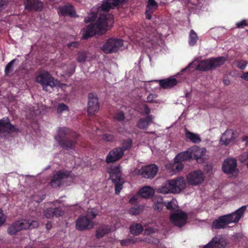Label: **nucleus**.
<instances>
[{
  "label": "nucleus",
  "instance_id": "obj_45",
  "mask_svg": "<svg viewBox=\"0 0 248 248\" xmlns=\"http://www.w3.org/2000/svg\"><path fill=\"white\" fill-rule=\"evenodd\" d=\"M15 60H13L6 65L5 69V73L6 75H8L13 71V65Z\"/></svg>",
  "mask_w": 248,
  "mask_h": 248
},
{
  "label": "nucleus",
  "instance_id": "obj_3",
  "mask_svg": "<svg viewBox=\"0 0 248 248\" xmlns=\"http://www.w3.org/2000/svg\"><path fill=\"white\" fill-rule=\"evenodd\" d=\"M142 33L143 36L139 40L141 44L147 47H154L161 41V35L153 28L147 27Z\"/></svg>",
  "mask_w": 248,
  "mask_h": 248
},
{
  "label": "nucleus",
  "instance_id": "obj_43",
  "mask_svg": "<svg viewBox=\"0 0 248 248\" xmlns=\"http://www.w3.org/2000/svg\"><path fill=\"white\" fill-rule=\"evenodd\" d=\"M64 213V211L61 207H56L54 208V217H59L62 216Z\"/></svg>",
  "mask_w": 248,
  "mask_h": 248
},
{
  "label": "nucleus",
  "instance_id": "obj_7",
  "mask_svg": "<svg viewBox=\"0 0 248 248\" xmlns=\"http://www.w3.org/2000/svg\"><path fill=\"white\" fill-rule=\"evenodd\" d=\"M124 45L122 39L118 38H110L102 46V50L105 53H111L117 52Z\"/></svg>",
  "mask_w": 248,
  "mask_h": 248
},
{
  "label": "nucleus",
  "instance_id": "obj_20",
  "mask_svg": "<svg viewBox=\"0 0 248 248\" xmlns=\"http://www.w3.org/2000/svg\"><path fill=\"white\" fill-rule=\"evenodd\" d=\"M25 9L29 11H41L43 8V3L39 0H24Z\"/></svg>",
  "mask_w": 248,
  "mask_h": 248
},
{
  "label": "nucleus",
  "instance_id": "obj_63",
  "mask_svg": "<svg viewBox=\"0 0 248 248\" xmlns=\"http://www.w3.org/2000/svg\"><path fill=\"white\" fill-rule=\"evenodd\" d=\"M25 248H32L31 246H28L26 247Z\"/></svg>",
  "mask_w": 248,
  "mask_h": 248
},
{
  "label": "nucleus",
  "instance_id": "obj_60",
  "mask_svg": "<svg viewBox=\"0 0 248 248\" xmlns=\"http://www.w3.org/2000/svg\"><path fill=\"white\" fill-rule=\"evenodd\" d=\"M243 155L246 156L248 158V153H247V152L244 153Z\"/></svg>",
  "mask_w": 248,
  "mask_h": 248
},
{
  "label": "nucleus",
  "instance_id": "obj_31",
  "mask_svg": "<svg viewBox=\"0 0 248 248\" xmlns=\"http://www.w3.org/2000/svg\"><path fill=\"white\" fill-rule=\"evenodd\" d=\"M143 230L142 226L139 223L132 225L130 227V232L134 235H139L142 232Z\"/></svg>",
  "mask_w": 248,
  "mask_h": 248
},
{
  "label": "nucleus",
  "instance_id": "obj_33",
  "mask_svg": "<svg viewBox=\"0 0 248 248\" xmlns=\"http://www.w3.org/2000/svg\"><path fill=\"white\" fill-rule=\"evenodd\" d=\"M111 180L115 184V190L116 194H119L121 189L123 187V184L124 183L123 179L121 178H119V180H118V179H115Z\"/></svg>",
  "mask_w": 248,
  "mask_h": 248
},
{
  "label": "nucleus",
  "instance_id": "obj_48",
  "mask_svg": "<svg viewBox=\"0 0 248 248\" xmlns=\"http://www.w3.org/2000/svg\"><path fill=\"white\" fill-rule=\"evenodd\" d=\"M164 206H166L167 209L169 210L173 211L175 210V207L173 205V202L172 201L169 202L167 203H164Z\"/></svg>",
  "mask_w": 248,
  "mask_h": 248
},
{
  "label": "nucleus",
  "instance_id": "obj_59",
  "mask_svg": "<svg viewBox=\"0 0 248 248\" xmlns=\"http://www.w3.org/2000/svg\"><path fill=\"white\" fill-rule=\"evenodd\" d=\"M46 228L47 230H49L51 228V224L47 223L46 225Z\"/></svg>",
  "mask_w": 248,
  "mask_h": 248
},
{
  "label": "nucleus",
  "instance_id": "obj_62",
  "mask_svg": "<svg viewBox=\"0 0 248 248\" xmlns=\"http://www.w3.org/2000/svg\"><path fill=\"white\" fill-rule=\"evenodd\" d=\"M224 82L226 84H229L230 82L228 80H224Z\"/></svg>",
  "mask_w": 248,
  "mask_h": 248
},
{
  "label": "nucleus",
  "instance_id": "obj_52",
  "mask_svg": "<svg viewBox=\"0 0 248 248\" xmlns=\"http://www.w3.org/2000/svg\"><path fill=\"white\" fill-rule=\"evenodd\" d=\"M5 221V217L3 213V211L0 209V226H1Z\"/></svg>",
  "mask_w": 248,
  "mask_h": 248
},
{
  "label": "nucleus",
  "instance_id": "obj_47",
  "mask_svg": "<svg viewBox=\"0 0 248 248\" xmlns=\"http://www.w3.org/2000/svg\"><path fill=\"white\" fill-rule=\"evenodd\" d=\"M157 95L154 93H151L148 95L147 97V101L148 102H154L155 101L156 98H157Z\"/></svg>",
  "mask_w": 248,
  "mask_h": 248
},
{
  "label": "nucleus",
  "instance_id": "obj_64",
  "mask_svg": "<svg viewBox=\"0 0 248 248\" xmlns=\"http://www.w3.org/2000/svg\"><path fill=\"white\" fill-rule=\"evenodd\" d=\"M247 168H248V163L247 164Z\"/></svg>",
  "mask_w": 248,
  "mask_h": 248
},
{
  "label": "nucleus",
  "instance_id": "obj_41",
  "mask_svg": "<svg viewBox=\"0 0 248 248\" xmlns=\"http://www.w3.org/2000/svg\"><path fill=\"white\" fill-rule=\"evenodd\" d=\"M137 241V238H133L127 239L122 240L121 241V244L122 246H127L131 244L135 243Z\"/></svg>",
  "mask_w": 248,
  "mask_h": 248
},
{
  "label": "nucleus",
  "instance_id": "obj_35",
  "mask_svg": "<svg viewBox=\"0 0 248 248\" xmlns=\"http://www.w3.org/2000/svg\"><path fill=\"white\" fill-rule=\"evenodd\" d=\"M198 39V36L197 33L193 30H191L189 34V44L191 46H194Z\"/></svg>",
  "mask_w": 248,
  "mask_h": 248
},
{
  "label": "nucleus",
  "instance_id": "obj_13",
  "mask_svg": "<svg viewBox=\"0 0 248 248\" xmlns=\"http://www.w3.org/2000/svg\"><path fill=\"white\" fill-rule=\"evenodd\" d=\"M99 109L98 99L95 94L90 93L88 95L87 111L89 115H93Z\"/></svg>",
  "mask_w": 248,
  "mask_h": 248
},
{
  "label": "nucleus",
  "instance_id": "obj_46",
  "mask_svg": "<svg viewBox=\"0 0 248 248\" xmlns=\"http://www.w3.org/2000/svg\"><path fill=\"white\" fill-rule=\"evenodd\" d=\"M124 118V112L122 111L117 112L114 116V119L119 121H123Z\"/></svg>",
  "mask_w": 248,
  "mask_h": 248
},
{
  "label": "nucleus",
  "instance_id": "obj_18",
  "mask_svg": "<svg viewBox=\"0 0 248 248\" xmlns=\"http://www.w3.org/2000/svg\"><path fill=\"white\" fill-rule=\"evenodd\" d=\"M227 244L226 240L221 235H217L205 245L203 248H224Z\"/></svg>",
  "mask_w": 248,
  "mask_h": 248
},
{
  "label": "nucleus",
  "instance_id": "obj_9",
  "mask_svg": "<svg viewBox=\"0 0 248 248\" xmlns=\"http://www.w3.org/2000/svg\"><path fill=\"white\" fill-rule=\"evenodd\" d=\"M204 174L201 170L192 171L186 176L187 184L192 186H198L201 184L204 180Z\"/></svg>",
  "mask_w": 248,
  "mask_h": 248
},
{
  "label": "nucleus",
  "instance_id": "obj_32",
  "mask_svg": "<svg viewBox=\"0 0 248 248\" xmlns=\"http://www.w3.org/2000/svg\"><path fill=\"white\" fill-rule=\"evenodd\" d=\"M59 144L63 149L68 150L72 149L76 140H58Z\"/></svg>",
  "mask_w": 248,
  "mask_h": 248
},
{
  "label": "nucleus",
  "instance_id": "obj_51",
  "mask_svg": "<svg viewBox=\"0 0 248 248\" xmlns=\"http://www.w3.org/2000/svg\"><path fill=\"white\" fill-rule=\"evenodd\" d=\"M150 112V108L146 105L143 106V110L141 111V113L143 115H148Z\"/></svg>",
  "mask_w": 248,
  "mask_h": 248
},
{
  "label": "nucleus",
  "instance_id": "obj_39",
  "mask_svg": "<svg viewBox=\"0 0 248 248\" xmlns=\"http://www.w3.org/2000/svg\"><path fill=\"white\" fill-rule=\"evenodd\" d=\"M44 216L48 218H50L54 217V208H48L44 211Z\"/></svg>",
  "mask_w": 248,
  "mask_h": 248
},
{
  "label": "nucleus",
  "instance_id": "obj_53",
  "mask_svg": "<svg viewBox=\"0 0 248 248\" xmlns=\"http://www.w3.org/2000/svg\"><path fill=\"white\" fill-rule=\"evenodd\" d=\"M113 138V136L109 133H106L103 135V140H109Z\"/></svg>",
  "mask_w": 248,
  "mask_h": 248
},
{
  "label": "nucleus",
  "instance_id": "obj_37",
  "mask_svg": "<svg viewBox=\"0 0 248 248\" xmlns=\"http://www.w3.org/2000/svg\"><path fill=\"white\" fill-rule=\"evenodd\" d=\"M233 132L231 129L227 130L222 135L220 140H234Z\"/></svg>",
  "mask_w": 248,
  "mask_h": 248
},
{
  "label": "nucleus",
  "instance_id": "obj_1",
  "mask_svg": "<svg viewBox=\"0 0 248 248\" xmlns=\"http://www.w3.org/2000/svg\"><path fill=\"white\" fill-rule=\"evenodd\" d=\"M227 58L225 57H219L217 58H211L199 62L194 61L185 68L177 74V75L182 74V73L188 70L189 67H192L196 70L202 71H206L211 70L214 68L218 67L223 65L227 61Z\"/></svg>",
  "mask_w": 248,
  "mask_h": 248
},
{
  "label": "nucleus",
  "instance_id": "obj_49",
  "mask_svg": "<svg viewBox=\"0 0 248 248\" xmlns=\"http://www.w3.org/2000/svg\"><path fill=\"white\" fill-rule=\"evenodd\" d=\"M247 25V21L246 20H242L240 22L236 23V26L238 28H243Z\"/></svg>",
  "mask_w": 248,
  "mask_h": 248
},
{
  "label": "nucleus",
  "instance_id": "obj_42",
  "mask_svg": "<svg viewBox=\"0 0 248 248\" xmlns=\"http://www.w3.org/2000/svg\"><path fill=\"white\" fill-rule=\"evenodd\" d=\"M164 206V202L162 201L158 202L156 203H155L153 205V207L154 209L158 211H161L163 209Z\"/></svg>",
  "mask_w": 248,
  "mask_h": 248
},
{
  "label": "nucleus",
  "instance_id": "obj_23",
  "mask_svg": "<svg viewBox=\"0 0 248 248\" xmlns=\"http://www.w3.org/2000/svg\"><path fill=\"white\" fill-rule=\"evenodd\" d=\"M178 80L174 77L159 80L160 85L164 89L170 88L176 85Z\"/></svg>",
  "mask_w": 248,
  "mask_h": 248
},
{
  "label": "nucleus",
  "instance_id": "obj_38",
  "mask_svg": "<svg viewBox=\"0 0 248 248\" xmlns=\"http://www.w3.org/2000/svg\"><path fill=\"white\" fill-rule=\"evenodd\" d=\"M186 136L189 140H201V137L198 134L190 132L187 129H186Z\"/></svg>",
  "mask_w": 248,
  "mask_h": 248
},
{
  "label": "nucleus",
  "instance_id": "obj_2",
  "mask_svg": "<svg viewBox=\"0 0 248 248\" xmlns=\"http://www.w3.org/2000/svg\"><path fill=\"white\" fill-rule=\"evenodd\" d=\"M246 209L247 206L244 205L234 212L219 217L217 219L213 221L212 224V229H223L230 223L238 222Z\"/></svg>",
  "mask_w": 248,
  "mask_h": 248
},
{
  "label": "nucleus",
  "instance_id": "obj_61",
  "mask_svg": "<svg viewBox=\"0 0 248 248\" xmlns=\"http://www.w3.org/2000/svg\"><path fill=\"white\" fill-rule=\"evenodd\" d=\"M193 141V143H198L200 141H201V140H192Z\"/></svg>",
  "mask_w": 248,
  "mask_h": 248
},
{
  "label": "nucleus",
  "instance_id": "obj_19",
  "mask_svg": "<svg viewBox=\"0 0 248 248\" xmlns=\"http://www.w3.org/2000/svg\"><path fill=\"white\" fill-rule=\"evenodd\" d=\"M158 171V167L155 164L143 167L141 170V175L145 178H154Z\"/></svg>",
  "mask_w": 248,
  "mask_h": 248
},
{
  "label": "nucleus",
  "instance_id": "obj_12",
  "mask_svg": "<svg viewBox=\"0 0 248 248\" xmlns=\"http://www.w3.org/2000/svg\"><path fill=\"white\" fill-rule=\"evenodd\" d=\"M70 173V171H60L55 174L49 183L50 186L53 188L60 187L62 184L63 180L69 177Z\"/></svg>",
  "mask_w": 248,
  "mask_h": 248
},
{
  "label": "nucleus",
  "instance_id": "obj_36",
  "mask_svg": "<svg viewBox=\"0 0 248 248\" xmlns=\"http://www.w3.org/2000/svg\"><path fill=\"white\" fill-rule=\"evenodd\" d=\"M234 65L241 70H245L248 65V62L243 60L235 61Z\"/></svg>",
  "mask_w": 248,
  "mask_h": 248
},
{
  "label": "nucleus",
  "instance_id": "obj_27",
  "mask_svg": "<svg viewBox=\"0 0 248 248\" xmlns=\"http://www.w3.org/2000/svg\"><path fill=\"white\" fill-rule=\"evenodd\" d=\"M59 14L62 16H69L74 17L75 16V12L73 7L71 5H65L59 8Z\"/></svg>",
  "mask_w": 248,
  "mask_h": 248
},
{
  "label": "nucleus",
  "instance_id": "obj_22",
  "mask_svg": "<svg viewBox=\"0 0 248 248\" xmlns=\"http://www.w3.org/2000/svg\"><path fill=\"white\" fill-rule=\"evenodd\" d=\"M166 168L172 172L176 173L181 170L184 168V165L179 160H176L175 157L174 159V162L170 163L166 165Z\"/></svg>",
  "mask_w": 248,
  "mask_h": 248
},
{
  "label": "nucleus",
  "instance_id": "obj_54",
  "mask_svg": "<svg viewBox=\"0 0 248 248\" xmlns=\"http://www.w3.org/2000/svg\"><path fill=\"white\" fill-rule=\"evenodd\" d=\"M240 78L242 79L248 81V71L243 73L241 75Z\"/></svg>",
  "mask_w": 248,
  "mask_h": 248
},
{
  "label": "nucleus",
  "instance_id": "obj_50",
  "mask_svg": "<svg viewBox=\"0 0 248 248\" xmlns=\"http://www.w3.org/2000/svg\"><path fill=\"white\" fill-rule=\"evenodd\" d=\"M9 2V0H1L0 1V11L6 7Z\"/></svg>",
  "mask_w": 248,
  "mask_h": 248
},
{
  "label": "nucleus",
  "instance_id": "obj_10",
  "mask_svg": "<svg viewBox=\"0 0 248 248\" xmlns=\"http://www.w3.org/2000/svg\"><path fill=\"white\" fill-rule=\"evenodd\" d=\"M187 216L182 211L172 213L170 216V220L175 226L179 227L183 226L186 222Z\"/></svg>",
  "mask_w": 248,
  "mask_h": 248
},
{
  "label": "nucleus",
  "instance_id": "obj_24",
  "mask_svg": "<svg viewBox=\"0 0 248 248\" xmlns=\"http://www.w3.org/2000/svg\"><path fill=\"white\" fill-rule=\"evenodd\" d=\"M111 227L108 225H103L98 227L96 230V237L100 239L105 235L109 233L111 231Z\"/></svg>",
  "mask_w": 248,
  "mask_h": 248
},
{
  "label": "nucleus",
  "instance_id": "obj_21",
  "mask_svg": "<svg viewBox=\"0 0 248 248\" xmlns=\"http://www.w3.org/2000/svg\"><path fill=\"white\" fill-rule=\"evenodd\" d=\"M157 7L158 4L155 0H148L145 11L147 19H150L151 18L152 14L157 9Z\"/></svg>",
  "mask_w": 248,
  "mask_h": 248
},
{
  "label": "nucleus",
  "instance_id": "obj_44",
  "mask_svg": "<svg viewBox=\"0 0 248 248\" xmlns=\"http://www.w3.org/2000/svg\"><path fill=\"white\" fill-rule=\"evenodd\" d=\"M87 58L86 54L84 52H80L78 54L77 60L79 62H83Z\"/></svg>",
  "mask_w": 248,
  "mask_h": 248
},
{
  "label": "nucleus",
  "instance_id": "obj_34",
  "mask_svg": "<svg viewBox=\"0 0 248 248\" xmlns=\"http://www.w3.org/2000/svg\"><path fill=\"white\" fill-rule=\"evenodd\" d=\"M144 208V206L143 205L136 204L130 209L129 212L132 215H137L140 214Z\"/></svg>",
  "mask_w": 248,
  "mask_h": 248
},
{
  "label": "nucleus",
  "instance_id": "obj_30",
  "mask_svg": "<svg viewBox=\"0 0 248 248\" xmlns=\"http://www.w3.org/2000/svg\"><path fill=\"white\" fill-rule=\"evenodd\" d=\"M109 172L111 180L115 179L119 180V178H121V167L120 166L111 168Z\"/></svg>",
  "mask_w": 248,
  "mask_h": 248
},
{
  "label": "nucleus",
  "instance_id": "obj_55",
  "mask_svg": "<svg viewBox=\"0 0 248 248\" xmlns=\"http://www.w3.org/2000/svg\"><path fill=\"white\" fill-rule=\"evenodd\" d=\"M88 215L91 219H94L97 216V214L94 212H88Z\"/></svg>",
  "mask_w": 248,
  "mask_h": 248
},
{
  "label": "nucleus",
  "instance_id": "obj_25",
  "mask_svg": "<svg viewBox=\"0 0 248 248\" xmlns=\"http://www.w3.org/2000/svg\"><path fill=\"white\" fill-rule=\"evenodd\" d=\"M154 194V189L149 186L143 187L139 191L140 195L141 197L145 199L151 198L153 196Z\"/></svg>",
  "mask_w": 248,
  "mask_h": 248
},
{
  "label": "nucleus",
  "instance_id": "obj_5",
  "mask_svg": "<svg viewBox=\"0 0 248 248\" xmlns=\"http://www.w3.org/2000/svg\"><path fill=\"white\" fill-rule=\"evenodd\" d=\"M38 226V223L35 220H18L9 227L7 232L9 234L14 235L22 230L36 228Z\"/></svg>",
  "mask_w": 248,
  "mask_h": 248
},
{
  "label": "nucleus",
  "instance_id": "obj_8",
  "mask_svg": "<svg viewBox=\"0 0 248 248\" xmlns=\"http://www.w3.org/2000/svg\"><path fill=\"white\" fill-rule=\"evenodd\" d=\"M18 131V129L12 124L8 118L0 120V136H6Z\"/></svg>",
  "mask_w": 248,
  "mask_h": 248
},
{
  "label": "nucleus",
  "instance_id": "obj_16",
  "mask_svg": "<svg viewBox=\"0 0 248 248\" xmlns=\"http://www.w3.org/2000/svg\"><path fill=\"white\" fill-rule=\"evenodd\" d=\"M192 159H195L199 164L204 163L206 158L205 155L206 150L205 148H200L198 146H194L190 148Z\"/></svg>",
  "mask_w": 248,
  "mask_h": 248
},
{
  "label": "nucleus",
  "instance_id": "obj_4",
  "mask_svg": "<svg viewBox=\"0 0 248 248\" xmlns=\"http://www.w3.org/2000/svg\"><path fill=\"white\" fill-rule=\"evenodd\" d=\"M132 140H124L122 147L115 148L109 151L106 156V162L114 163L122 158L124 152L131 148Z\"/></svg>",
  "mask_w": 248,
  "mask_h": 248
},
{
  "label": "nucleus",
  "instance_id": "obj_28",
  "mask_svg": "<svg viewBox=\"0 0 248 248\" xmlns=\"http://www.w3.org/2000/svg\"><path fill=\"white\" fill-rule=\"evenodd\" d=\"M191 150L190 148H189L186 151L177 154L175 156V159L179 160L181 163L183 161H186L190 159H192Z\"/></svg>",
  "mask_w": 248,
  "mask_h": 248
},
{
  "label": "nucleus",
  "instance_id": "obj_11",
  "mask_svg": "<svg viewBox=\"0 0 248 248\" xmlns=\"http://www.w3.org/2000/svg\"><path fill=\"white\" fill-rule=\"evenodd\" d=\"M93 227V222L86 216H80L76 222V229L80 231L90 230Z\"/></svg>",
  "mask_w": 248,
  "mask_h": 248
},
{
  "label": "nucleus",
  "instance_id": "obj_29",
  "mask_svg": "<svg viewBox=\"0 0 248 248\" xmlns=\"http://www.w3.org/2000/svg\"><path fill=\"white\" fill-rule=\"evenodd\" d=\"M157 192L162 194L172 193L170 180H167L165 183L159 186L157 188Z\"/></svg>",
  "mask_w": 248,
  "mask_h": 248
},
{
  "label": "nucleus",
  "instance_id": "obj_56",
  "mask_svg": "<svg viewBox=\"0 0 248 248\" xmlns=\"http://www.w3.org/2000/svg\"><path fill=\"white\" fill-rule=\"evenodd\" d=\"M137 200V196H133L130 198L129 199V203L131 204H134L136 202V201Z\"/></svg>",
  "mask_w": 248,
  "mask_h": 248
},
{
  "label": "nucleus",
  "instance_id": "obj_58",
  "mask_svg": "<svg viewBox=\"0 0 248 248\" xmlns=\"http://www.w3.org/2000/svg\"><path fill=\"white\" fill-rule=\"evenodd\" d=\"M220 141L222 142H223V144L226 145H227L229 144L230 143V141L231 140H220Z\"/></svg>",
  "mask_w": 248,
  "mask_h": 248
},
{
  "label": "nucleus",
  "instance_id": "obj_6",
  "mask_svg": "<svg viewBox=\"0 0 248 248\" xmlns=\"http://www.w3.org/2000/svg\"><path fill=\"white\" fill-rule=\"evenodd\" d=\"M36 81L40 83L45 91H47L48 86L55 87L57 80L47 71H43L39 73L36 77Z\"/></svg>",
  "mask_w": 248,
  "mask_h": 248
},
{
  "label": "nucleus",
  "instance_id": "obj_15",
  "mask_svg": "<svg viewBox=\"0 0 248 248\" xmlns=\"http://www.w3.org/2000/svg\"><path fill=\"white\" fill-rule=\"evenodd\" d=\"M78 138V135L65 127H59L57 130V134L55 137V140H62L64 138L77 139Z\"/></svg>",
  "mask_w": 248,
  "mask_h": 248
},
{
  "label": "nucleus",
  "instance_id": "obj_40",
  "mask_svg": "<svg viewBox=\"0 0 248 248\" xmlns=\"http://www.w3.org/2000/svg\"><path fill=\"white\" fill-rule=\"evenodd\" d=\"M68 110V107L65 104L63 103H61L58 105L57 109V112L58 113L62 114L63 112Z\"/></svg>",
  "mask_w": 248,
  "mask_h": 248
},
{
  "label": "nucleus",
  "instance_id": "obj_26",
  "mask_svg": "<svg viewBox=\"0 0 248 248\" xmlns=\"http://www.w3.org/2000/svg\"><path fill=\"white\" fill-rule=\"evenodd\" d=\"M154 117L149 115L146 118L140 119L137 124L138 127L140 129H146L150 124L153 123Z\"/></svg>",
  "mask_w": 248,
  "mask_h": 248
},
{
  "label": "nucleus",
  "instance_id": "obj_14",
  "mask_svg": "<svg viewBox=\"0 0 248 248\" xmlns=\"http://www.w3.org/2000/svg\"><path fill=\"white\" fill-rule=\"evenodd\" d=\"M236 160L234 158H227L222 164V171L226 174H233L236 172L237 170Z\"/></svg>",
  "mask_w": 248,
  "mask_h": 248
},
{
  "label": "nucleus",
  "instance_id": "obj_17",
  "mask_svg": "<svg viewBox=\"0 0 248 248\" xmlns=\"http://www.w3.org/2000/svg\"><path fill=\"white\" fill-rule=\"evenodd\" d=\"M170 180L172 193H178L185 188L186 182L183 177H177Z\"/></svg>",
  "mask_w": 248,
  "mask_h": 248
},
{
  "label": "nucleus",
  "instance_id": "obj_57",
  "mask_svg": "<svg viewBox=\"0 0 248 248\" xmlns=\"http://www.w3.org/2000/svg\"><path fill=\"white\" fill-rule=\"evenodd\" d=\"M78 46V44L77 42H72L71 43L67 44V46L68 47H76Z\"/></svg>",
  "mask_w": 248,
  "mask_h": 248
}]
</instances>
